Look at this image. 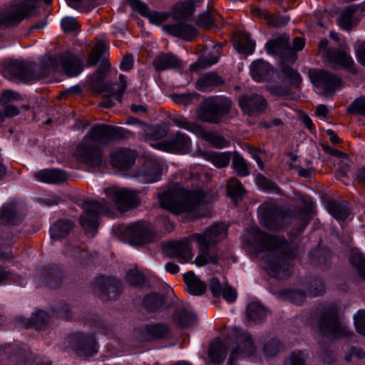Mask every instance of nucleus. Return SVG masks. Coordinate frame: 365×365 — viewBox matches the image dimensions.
I'll return each mask as SVG.
<instances>
[{
    "instance_id": "864d4df0",
    "label": "nucleus",
    "mask_w": 365,
    "mask_h": 365,
    "mask_svg": "<svg viewBox=\"0 0 365 365\" xmlns=\"http://www.w3.org/2000/svg\"><path fill=\"white\" fill-rule=\"evenodd\" d=\"M256 183L257 186L263 191L269 193L281 195L280 187L272 180L266 178L262 174H258L256 177Z\"/></svg>"
},
{
    "instance_id": "9b49d317",
    "label": "nucleus",
    "mask_w": 365,
    "mask_h": 365,
    "mask_svg": "<svg viewBox=\"0 0 365 365\" xmlns=\"http://www.w3.org/2000/svg\"><path fill=\"white\" fill-rule=\"evenodd\" d=\"M120 232L123 239L132 245H142L153 240V231L150 223L135 222L121 226Z\"/></svg>"
},
{
    "instance_id": "4468645a",
    "label": "nucleus",
    "mask_w": 365,
    "mask_h": 365,
    "mask_svg": "<svg viewBox=\"0 0 365 365\" xmlns=\"http://www.w3.org/2000/svg\"><path fill=\"white\" fill-rule=\"evenodd\" d=\"M103 153L101 146L84 138L83 141L77 146L75 155L83 164L91 168H99L103 162Z\"/></svg>"
},
{
    "instance_id": "a878e982",
    "label": "nucleus",
    "mask_w": 365,
    "mask_h": 365,
    "mask_svg": "<svg viewBox=\"0 0 365 365\" xmlns=\"http://www.w3.org/2000/svg\"><path fill=\"white\" fill-rule=\"evenodd\" d=\"M163 29L170 35L187 41H192L197 36V29L185 21H178L163 26Z\"/></svg>"
},
{
    "instance_id": "58836bf2",
    "label": "nucleus",
    "mask_w": 365,
    "mask_h": 365,
    "mask_svg": "<svg viewBox=\"0 0 365 365\" xmlns=\"http://www.w3.org/2000/svg\"><path fill=\"white\" fill-rule=\"evenodd\" d=\"M51 320V316L43 310L38 309L33 313L29 319H22L21 323L25 328L34 327L36 329L46 328Z\"/></svg>"
},
{
    "instance_id": "bf43d9fd",
    "label": "nucleus",
    "mask_w": 365,
    "mask_h": 365,
    "mask_svg": "<svg viewBox=\"0 0 365 365\" xmlns=\"http://www.w3.org/2000/svg\"><path fill=\"white\" fill-rule=\"evenodd\" d=\"M126 280L134 287H143L146 283L145 274L138 269H130L126 274Z\"/></svg>"
},
{
    "instance_id": "4c0bfd02",
    "label": "nucleus",
    "mask_w": 365,
    "mask_h": 365,
    "mask_svg": "<svg viewBox=\"0 0 365 365\" xmlns=\"http://www.w3.org/2000/svg\"><path fill=\"white\" fill-rule=\"evenodd\" d=\"M250 72L252 78L256 82H262L268 79L274 71L272 67L268 62L262 59H259L251 63Z\"/></svg>"
},
{
    "instance_id": "1a4fd4ad",
    "label": "nucleus",
    "mask_w": 365,
    "mask_h": 365,
    "mask_svg": "<svg viewBox=\"0 0 365 365\" xmlns=\"http://www.w3.org/2000/svg\"><path fill=\"white\" fill-rule=\"evenodd\" d=\"M130 133L121 127L106 124H96L84 137L98 145H106L109 143L127 138Z\"/></svg>"
},
{
    "instance_id": "49530a36",
    "label": "nucleus",
    "mask_w": 365,
    "mask_h": 365,
    "mask_svg": "<svg viewBox=\"0 0 365 365\" xmlns=\"http://www.w3.org/2000/svg\"><path fill=\"white\" fill-rule=\"evenodd\" d=\"M247 317L255 323H260L267 315V309L258 302H250L246 309Z\"/></svg>"
},
{
    "instance_id": "2eb2a0df",
    "label": "nucleus",
    "mask_w": 365,
    "mask_h": 365,
    "mask_svg": "<svg viewBox=\"0 0 365 365\" xmlns=\"http://www.w3.org/2000/svg\"><path fill=\"white\" fill-rule=\"evenodd\" d=\"M34 7L27 8L26 4L11 5L0 13V26L12 28L18 26L24 19L35 15Z\"/></svg>"
},
{
    "instance_id": "5fc2aeb1",
    "label": "nucleus",
    "mask_w": 365,
    "mask_h": 365,
    "mask_svg": "<svg viewBox=\"0 0 365 365\" xmlns=\"http://www.w3.org/2000/svg\"><path fill=\"white\" fill-rule=\"evenodd\" d=\"M108 51V46L103 41H98L91 49L87 58L88 66H93L97 64L100 58Z\"/></svg>"
},
{
    "instance_id": "473e14b6",
    "label": "nucleus",
    "mask_w": 365,
    "mask_h": 365,
    "mask_svg": "<svg viewBox=\"0 0 365 365\" xmlns=\"http://www.w3.org/2000/svg\"><path fill=\"white\" fill-rule=\"evenodd\" d=\"M34 178L42 182L58 184L66 182L68 175L60 169H43L34 173Z\"/></svg>"
},
{
    "instance_id": "f257e3e1",
    "label": "nucleus",
    "mask_w": 365,
    "mask_h": 365,
    "mask_svg": "<svg viewBox=\"0 0 365 365\" xmlns=\"http://www.w3.org/2000/svg\"><path fill=\"white\" fill-rule=\"evenodd\" d=\"M250 242L257 252L267 251L264 262L270 276L284 279L291 275L290 263L294 255L284 238L256 229L253 230Z\"/></svg>"
},
{
    "instance_id": "cd10ccee",
    "label": "nucleus",
    "mask_w": 365,
    "mask_h": 365,
    "mask_svg": "<svg viewBox=\"0 0 365 365\" xmlns=\"http://www.w3.org/2000/svg\"><path fill=\"white\" fill-rule=\"evenodd\" d=\"M127 2L133 10L148 18L153 24L160 25L169 17L167 12L151 11L146 4L140 0H127Z\"/></svg>"
},
{
    "instance_id": "f03ea898",
    "label": "nucleus",
    "mask_w": 365,
    "mask_h": 365,
    "mask_svg": "<svg viewBox=\"0 0 365 365\" xmlns=\"http://www.w3.org/2000/svg\"><path fill=\"white\" fill-rule=\"evenodd\" d=\"M300 200L304 207L297 206L294 209H284L275 204H263L260 207L262 226L271 231H279L286 226L298 220L300 225L299 232H302L316 214L314 204L307 195H302Z\"/></svg>"
},
{
    "instance_id": "ddd939ff",
    "label": "nucleus",
    "mask_w": 365,
    "mask_h": 365,
    "mask_svg": "<svg viewBox=\"0 0 365 365\" xmlns=\"http://www.w3.org/2000/svg\"><path fill=\"white\" fill-rule=\"evenodd\" d=\"M232 335L237 339V346L232 351L227 361L228 365H237L238 360L250 357L255 351L253 339L246 331L238 328L232 329Z\"/></svg>"
},
{
    "instance_id": "412c9836",
    "label": "nucleus",
    "mask_w": 365,
    "mask_h": 365,
    "mask_svg": "<svg viewBox=\"0 0 365 365\" xmlns=\"http://www.w3.org/2000/svg\"><path fill=\"white\" fill-rule=\"evenodd\" d=\"M162 168L158 162L147 160L133 174V177L143 183H153L160 180Z\"/></svg>"
},
{
    "instance_id": "e433bc0d",
    "label": "nucleus",
    "mask_w": 365,
    "mask_h": 365,
    "mask_svg": "<svg viewBox=\"0 0 365 365\" xmlns=\"http://www.w3.org/2000/svg\"><path fill=\"white\" fill-rule=\"evenodd\" d=\"M331 251L325 247L312 250L309 253V259L314 266H319L326 269L331 265Z\"/></svg>"
},
{
    "instance_id": "6e6552de",
    "label": "nucleus",
    "mask_w": 365,
    "mask_h": 365,
    "mask_svg": "<svg viewBox=\"0 0 365 365\" xmlns=\"http://www.w3.org/2000/svg\"><path fill=\"white\" fill-rule=\"evenodd\" d=\"M171 121L176 126L184 128L194 133L198 138L209 142L216 148H222L229 144L228 141L217 133L207 131L202 125L188 120L182 115H174L171 118Z\"/></svg>"
},
{
    "instance_id": "603ef678",
    "label": "nucleus",
    "mask_w": 365,
    "mask_h": 365,
    "mask_svg": "<svg viewBox=\"0 0 365 365\" xmlns=\"http://www.w3.org/2000/svg\"><path fill=\"white\" fill-rule=\"evenodd\" d=\"M66 252L73 257L82 266H86L92 261V256L84 248L72 246L67 249Z\"/></svg>"
},
{
    "instance_id": "f8f14e48",
    "label": "nucleus",
    "mask_w": 365,
    "mask_h": 365,
    "mask_svg": "<svg viewBox=\"0 0 365 365\" xmlns=\"http://www.w3.org/2000/svg\"><path fill=\"white\" fill-rule=\"evenodd\" d=\"M66 343L67 347L72 349L79 357L88 359L98 352L97 343L92 334H72L66 338Z\"/></svg>"
},
{
    "instance_id": "c03bdc74",
    "label": "nucleus",
    "mask_w": 365,
    "mask_h": 365,
    "mask_svg": "<svg viewBox=\"0 0 365 365\" xmlns=\"http://www.w3.org/2000/svg\"><path fill=\"white\" fill-rule=\"evenodd\" d=\"M180 328H187L195 324L197 315L186 307L178 308L173 316Z\"/></svg>"
},
{
    "instance_id": "bb28decb",
    "label": "nucleus",
    "mask_w": 365,
    "mask_h": 365,
    "mask_svg": "<svg viewBox=\"0 0 365 365\" xmlns=\"http://www.w3.org/2000/svg\"><path fill=\"white\" fill-rule=\"evenodd\" d=\"M365 11V1L360 4H353L344 8L340 11L336 19V24L345 31H349L356 26L357 21L354 15L358 12Z\"/></svg>"
},
{
    "instance_id": "5701e85b",
    "label": "nucleus",
    "mask_w": 365,
    "mask_h": 365,
    "mask_svg": "<svg viewBox=\"0 0 365 365\" xmlns=\"http://www.w3.org/2000/svg\"><path fill=\"white\" fill-rule=\"evenodd\" d=\"M57 61L58 67L61 66L63 73L69 77L77 76L83 70L81 60L69 51L58 55Z\"/></svg>"
},
{
    "instance_id": "6ab92c4d",
    "label": "nucleus",
    "mask_w": 365,
    "mask_h": 365,
    "mask_svg": "<svg viewBox=\"0 0 365 365\" xmlns=\"http://www.w3.org/2000/svg\"><path fill=\"white\" fill-rule=\"evenodd\" d=\"M266 99L256 93L245 94L239 99V106L242 111L250 116L264 113L267 108Z\"/></svg>"
},
{
    "instance_id": "b1692460",
    "label": "nucleus",
    "mask_w": 365,
    "mask_h": 365,
    "mask_svg": "<svg viewBox=\"0 0 365 365\" xmlns=\"http://www.w3.org/2000/svg\"><path fill=\"white\" fill-rule=\"evenodd\" d=\"M326 57L334 66L342 67L353 73H356V70L354 68V62L350 55L349 49L344 47L327 49Z\"/></svg>"
},
{
    "instance_id": "9d476101",
    "label": "nucleus",
    "mask_w": 365,
    "mask_h": 365,
    "mask_svg": "<svg viewBox=\"0 0 365 365\" xmlns=\"http://www.w3.org/2000/svg\"><path fill=\"white\" fill-rule=\"evenodd\" d=\"M38 65L34 62L11 61L4 68V76L14 81L27 83L40 78Z\"/></svg>"
},
{
    "instance_id": "0e129e2a",
    "label": "nucleus",
    "mask_w": 365,
    "mask_h": 365,
    "mask_svg": "<svg viewBox=\"0 0 365 365\" xmlns=\"http://www.w3.org/2000/svg\"><path fill=\"white\" fill-rule=\"evenodd\" d=\"M168 133L167 126L158 125L148 128L145 132V135L148 140H160L166 136Z\"/></svg>"
},
{
    "instance_id": "7ed1b4c3",
    "label": "nucleus",
    "mask_w": 365,
    "mask_h": 365,
    "mask_svg": "<svg viewBox=\"0 0 365 365\" xmlns=\"http://www.w3.org/2000/svg\"><path fill=\"white\" fill-rule=\"evenodd\" d=\"M227 234V227L225 224L215 223L207 227L203 233L192 235V240L199 245L200 254L195 260L197 266H204L208 263L218 264L219 257L217 253H212L210 248L225 238Z\"/></svg>"
},
{
    "instance_id": "37998d69",
    "label": "nucleus",
    "mask_w": 365,
    "mask_h": 365,
    "mask_svg": "<svg viewBox=\"0 0 365 365\" xmlns=\"http://www.w3.org/2000/svg\"><path fill=\"white\" fill-rule=\"evenodd\" d=\"M326 207L329 212L337 220H345L350 215L349 208L344 202L329 200L327 202Z\"/></svg>"
},
{
    "instance_id": "f3484780",
    "label": "nucleus",
    "mask_w": 365,
    "mask_h": 365,
    "mask_svg": "<svg viewBox=\"0 0 365 365\" xmlns=\"http://www.w3.org/2000/svg\"><path fill=\"white\" fill-rule=\"evenodd\" d=\"M265 48L269 54L278 55L282 61L293 63L297 59L296 53L289 45V37L286 34L268 41L265 44Z\"/></svg>"
},
{
    "instance_id": "a211bd4d",
    "label": "nucleus",
    "mask_w": 365,
    "mask_h": 365,
    "mask_svg": "<svg viewBox=\"0 0 365 365\" xmlns=\"http://www.w3.org/2000/svg\"><path fill=\"white\" fill-rule=\"evenodd\" d=\"M104 193L118 206L124 209L135 207L140 204L136 192L131 190L108 187L104 189Z\"/></svg>"
},
{
    "instance_id": "393cba45",
    "label": "nucleus",
    "mask_w": 365,
    "mask_h": 365,
    "mask_svg": "<svg viewBox=\"0 0 365 365\" xmlns=\"http://www.w3.org/2000/svg\"><path fill=\"white\" fill-rule=\"evenodd\" d=\"M24 220V215L16 202L6 203L0 208V223L1 225L17 226Z\"/></svg>"
},
{
    "instance_id": "0eeeda50",
    "label": "nucleus",
    "mask_w": 365,
    "mask_h": 365,
    "mask_svg": "<svg viewBox=\"0 0 365 365\" xmlns=\"http://www.w3.org/2000/svg\"><path fill=\"white\" fill-rule=\"evenodd\" d=\"M82 207L83 212L80 217V224L86 235L93 237L97 233L101 215L108 210L107 202L85 200Z\"/></svg>"
},
{
    "instance_id": "2f4dec72",
    "label": "nucleus",
    "mask_w": 365,
    "mask_h": 365,
    "mask_svg": "<svg viewBox=\"0 0 365 365\" xmlns=\"http://www.w3.org/2000/svg\"><path fill=\"white\" fill-rule=\"evenodd\" d=\"M12 351L11 346L0 348V365H31L25 351L21 350L16 354H10Z\"/></svg>"
},
{
    "instance_id": "8fccbe9b",
    "label": "nucleus",
    "mask_w": 365,
    "mask_h": 365,
    "mask_svg": "<svg viewBox=\"0 0 365 365\" xmlns=\"http://www.w3.org/2000/svg\"><path fill=\"white\" fill-rule=\"evenodd\" d=\"M208 356L213 364L222 363L225 358V348L220 339H217L210 346Z\"/></svg>"
},
{
    "instance_id": "c756f323",
    "label": "nucleus",
    "mask_w": 365,
    "mask_h": 365,
    "mask_svg": "<svg viewBox=\"0 0 365 365\" xmlns=\"http://www.w3.org/2000/svg\"><path fill=\"white\" fill-rule=\"evenodd\" d=\"M163 250L168 257L179 258L181 263L191 259V250L185 240L170 242L164 246Z\"/></svg>"
},
{
    "instance_id": "3c124183",
    "label": "nucleus",
    "mask_w": 365,
    "mask_h": 365,
    "mask_svg": "<svg viewBox=\"0 0 365 365\" xmlns=\"http://www.w3.org/2000/svg\"><path fill=\"white\" fill-rule=\"evenodd\" d=\"M232 167L237 176L240 178L250 175L248 163L237 152H234L232 154Z\"/></svg>"
},
{
    "instance_id": "c85d7f7f",
    "label": "nucleus",
    "mask_w": 365,
    "mask_h": 365,
    "mask_svg": "<svg viewBox=\"0 0 365 365\" xmlns=\"http://www.w3.org/2000/svg\"><path fill=\"white\" fill-rule=\"evenodd\" d=\"M135 158V152L127 148H120L110 154V163L113 168L128 170L134 165Z\"/></svg>"
},
{
    "instance_id": "6e6d98bb",
    "label": "nucleus",
    "mask_w": 365,
    "mask_h": 365,
    "mask_svg": "<svg viewBox=\"0 0 365 365\" xmlns=\"http://www.w3.org/2000/svg\"><path fill=\"white\" fill-rule=\"evenodd\" d=\"M108 51V46L103 41H98L91 49L87 58L88 66H93L97 64L100 58Z\"/></svg>"
},
{
    "instance_id": "7c9ffc66",
    "label": "nucleus",
    "mask_w": 365,
    "mask_h": 365,
    "mask_svg": "<svg viewBox=\"0 0 365 365\" xmlns=\"http://www.w3.org/2000/svg\"><path fill=\"white\" fill-rule=\"evenodd\" d=\"M171 332L170 326L165 322H150L144 327V335L149 341L167 339Z\"/></svg>"
},
{
    "instance_id": "423d86ee",
    "label": "nucleus",
    "mask_w": 365,
    "mask_h": 365,
    "mask_svg": "<svg viewBox=\"0 0 365 365\" xmlns=\"http://www.w3.org/2000/svg\"><path fill=\"white\" fill-rule=\"evenodd\" d=\"M319 329L323 335L334 337H349L354 335L352 331L345 324L341 323L337 306L331 305L324 309L319 320Z\"/></svg>"
},
{
    "instance_id": "aec40b11",
    "label": "nucleus",
    "mask_w": 365,
    "mask_h": 365,
    "mask_svg": "<svg viewBox=\"0 0 365 365\" xmlns=\"http://www.w3.org/2000/svg\"><path fill=\"white\" fill-rule=\"evenodd\" d=\"M309 76L315 86H322L324 91L329 94L334 93L336 88L341 83L338 76L327 71L315 70L310 72Z\"/></svg>"
},
{
    "instance_id": "052dcab7",
    "label": "nucleus",
    "mask_w": 365,
    "mask_h": 365,
    "mask_svg": "<svg viewBox=\"0 0 365 365\" xmlns=\"http://www.w3.org/2000/svg\"><path fill=\"white\" fill-rule=\"evenodd\" d=\"M219 19H221V16L217 12L212 14L207 11L198 16L197 22L198 26L210 29L218 21Z\"/></svg>"
},
{
    "instance_id": "13d9d810",
    "label": "nucleus",
    "mask_w": 365,
    "mask_h": 365,
    "mask_svg": "<svg viewBox=\"0 0 365 365\" xmlns=\"http://www.w3.org/2000/svg\"><path fill=\"white\" fill-rule=\"evenodd\" d=\"M217 53V52H215L214 53H209L207 55L201 56L196 62L191 65V68L197 71L198 69L208 68L216 63L219 60V56Z\"/></svg>"
},
{
    "instance_id": "4be33fe9",
    "label": "nucleus",
    "mask_w": 365,
    "mask_h": 365,
    "mask_svg": "<svg viewBox=\"0 0 365 365\" xmlns=\"http://www.w3.org/2000/svg\"><path fill=\"white\" fill-rule=\"evenodd\" d=\"M63 271L56 266L51 265L44 267L41 273L36 277L38 286H46L51 289H56L63 282Z\"/></svg>"
},
{
    "instance_id": "69168bd1",
    "label": "nucleus",
    "mask_w": 365,
    "mask_h": 365,
    "mask_svg": "<svg viewBox=\"0 0 365 365\" xmlns=\"http://www.w3.org/2000/svg\"><path fill=\"white\" fill-rule=\"evenodd\" d=\"M349 114H359L365 117V96H361L353 101L346 108Z\"/></svg>"
},
{
    "instance_id": "680f3d73",
    "label": "nucleus",
    "mask_w": 365,
    "mask_h": 365,
    "mask_svg": "<svg viewBox=\"0 0 365 365\" xmlns=\"http://www.w3.org/2000/svg\"><path fill=\"white\" fill-rule=\"evenodd\" d=\"M58 56L53 57H47L42 59L41 62V75L48 76L53 73L58 68V63L57 61Z\"/></svg>"
},
{
    "instance_id": "c9c22d12",
    "label": "nucleus",
    "mask_w": 365,
    "mask_h": 365,
    "mask_svg": "<svg viewBox=\"0 0 365 365\" xmlns=\"http://www.w3.org/2000/svg\"><path fill=\"white\" fill-rule=\"evenodd\" d=\"M192 145L190 137L180 131L175 133V137L163 143L165 149L171 152L181 151L183 153L189 150Z\"/></svg>"
},
{
    "instance_id": "774afa93",
    "label": "nucleus",
    "mask_w": 365,
    "mask_h": 365,
    "mask_svg": "<svg viewBox=\"0 0 365 365\" xmlns=\"http://www.w3.org/2000/svg\"><path fill=\"white\" fill-rule=\"evenodd\" d=\"M306 358L307 355L303 351L297 350L290 354L284 365H307Z\"/></svg>"
},
{
    "instance_id": "dca6fc26",
    "label": "nucleus",
    "mask_w": 365,
    "mask_h": 365,
    "mask_svg": "<svg viewBox=\"0 0 365 365\" xmlns=\"http://www.w3.org/2000/svg\"><path fill=\"white\" fill-rule=\"evenodd\" d=\"M95 294L103 300L115 299L119 294L120 281L113 277L99 276L92 283Z\"/></svg>"
},
{
    "instance_id": "4d7b16f0",
    "label": "nucleus",
    "mask_w": 365,
    "mask_h": 365,
    "mask_svg": "<svg viewBox=\"0 0 365 365\" xmlns=\"http://www.w3.org/2000/svg\"><path fill=\"white\" fill-rule=\"evenodd\" d=\"M349 262L357 271L359 276L365 280V257L363 254L352 250L349 255Z\"/></svg>"
},
{
    "instance_id": "338daca9",
    "label": "nucleus",
    "mask_w": 365,
    "mask_h": 365,
    "mask_svg": "<svg viewBox=\"0 0 365 365\" xmlns=\"http://www.w3.org/2000/svg\"><path fill=\"white\" fill-rule=\"evenodd\" d=\"M197 97L198 94L196 93H173L171 95V98L175 103L185 106L190 105L193 99Z\"/></svg>"
},
{
    "instance_id": "e2e57ef3",
    "label": "nucleus",
    "mask_w": 365,
    "mask_h": 365,
    "mask_svg": "<svg viewBox=\"0 0 365 365\" xmlns=\"http://www.w3.org/2000/svg\"><path fill=\"white\" fill-rule=\"evenodd\" d=\"M229 196L232 198L240 197L245 192V190L241 182L235 178H231L227 185Z\"/></svg>"
},
{
    "instance_id": "39448f33",
    "label": "nucleus",
    "mask_w": 365,
    "mask_h": 365,
    "mask_svg": "<svg viewBox=\"0 0 365 365\" xmlns=\"http://www.w3.org/2000/svg\"><path fill=\"white\" fill-rule=\"evenodd\" d=\"M232 104V101L223 96L205 98L196 108V118L202 123L220 124L230 113Z\"/></svg>"
},
{
    "instance_id": "f704fd0d",
    "label": "nucleus",
    "mask_w": 365,
    "mask_h": 365,
    "mask_svg": "<svg viewBox=\"0 0 365 365\" xmlns=\"http://www.w3.org/2000/svg\"><path fill=\"white\" fill-rule=\"evenodd\" d=\"M167 302L166 296L163 293L152 292L145 294L142 300V307L149 313L160 311Z\"/></svg>"
},
{
    "instance_id": "72a5a7b5",
    "label": "nucleus",
    "mask_w": 365,
    "mask_h": 365,
    "mask_svg": "<svg viewBox=\"0 0 365 365\" xmlns=\"http://www.w3.org/2000/svg\"><path fill=\"white\" fill-rule=\"evenodd\" d=\"M153 66L157 71H162L180 67L181 61L172 53L161 52L154 58Z\"/></svg>"
},
{
    "instance_id": "ea45409f",
    "label": "nucleus",
    "mask_w": 365,
    "mask_h": 365,
    "mask_svg": "<svg viewBox=\"0 0 365 365\" xmlns=\"http://www.w3.org/2000/svg\"><path fill=\"white\" fill-rule=\"evenodd\" d=\"M187 291L192 295H202L207 289L206 284L201 281L192 271H189L183 276Z\"/></svg>"
},
{
    "instance_id": "79ce46f5",
    "label": "nucleus",
    "mask_w": 365,
    "mask_h": 365,
    "mask_svg": "<svg viewBox=\"0 0 365 365\" xmlns=\"http://www.w3.org/2000/svg\"><path fill=\"white\" fill-rule=\"evenodd\" d=\"M73 223L70 220H60L50 227L51 238L54 240L66 237L73 228Z\"/></svg>"
},
{
    "instance_id": "09e8293b",
    "label": "nucleus",
    "mask_w": 365,
    "mask_h": 365,
    "mask_svg": "<svg viewBox=\"0 0 365 365\" xmlns=\"http://www.w3.org/2000/svg\"><path fill=\"white\" fill-rule=\"evenodd\" d=\"M235 46L239 53L250 55L255 51V42L251 39L250 34L241 32L239 34Z\"/></svg>"
},
{
    "instance_id": "de8ad7c7",
    "label": "nucleus",
    "mask_w": 365,
    "mask_h": 365,
    "mask_svg": "<svg viewBox=\"0 0 365 365\" xmlns=\"http://www.w3.org/2000/svg\"><path fill=\"white\" fill-rule=\"evenodd\" d=\"M202 0H185L179 6L175 8L174 14L177 19H187L194 14L195 7L201 4Z\"/></svg>"
},
{
    "instance_id": "20e7f679",
    "label": "nucleus",
    "mask_w": 365,
    "mask_h": 365,
    "mask_svg": "<svg viewBox=\"0 0 365 365\" xmlns=\"http://www.w3.org/2000/svg\"><path fill=\"white\" fill-rule=\"evenodd\" d=\"M202 200V195L198 192L178 187L159 196L161 207L177 215L193 211Z\"/></svg>"
},
{
    "instance_id": "a19ab883",
    "label": "nucleus",
    "mask_w": 365,
    "mask_h": 365,
    "mask_svg": "<svg viewBox=\"0 0 365 365\" xmlns=\"http://www.w3.org/2000/svg\"><path fill=\"white\" fill-rule=\"evenodd\" d=\"M277 76L281 81H289V83L295 88H298L301 85L302 78L300 74L289 66L284 64V62L279 67Z\"/></svg>"
},
{
    "instance_id": "a18cd8bd",
    "label": "nucleus",
    "mask_w": 365,
    "mask_h": 365,
    "mask_svg": "<svg viewBox=\"0 0 365 365\" xmlns=\"http://www.w3.org/2000/svg\"><path fill=\"white\" fill-rule=\"evenodd\" d=\"M222 76L215 72H209L200 77L197 81V88L202 91L224 84Z\"/></svg>"
}]
</instances>
